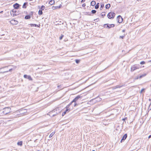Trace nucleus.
I'll return each instance as SVG.
<instances>
[{
	"mask_svg": "<svg viewBox=\"0 0 151 151\" xmlns=\"http://www.w3.org/2000/svg\"><path fill=\"white\" fill-rule=\"evenodd\" d=\"M104 4H101V7L100 8V10H101L104 7Z\"/></svg>",
	"mask_w": 151,
	"mask_h": 151,
	"instance_id": "nucleus-26",
	"label": "nucleus"
},
{
	"mask_svg": "<svg viewBox=\"0 0 151 151\" xmlns=\"http://www.w3.org/2000/svg\"><path fill=\"white\" fill-rule=\"evenodd\" d=\"M74 102H73V101L70 103L68 105H69V106H70Z\"/></svg>",
	"mask_w": 151,
	"mask_h": 151,
	"instance_id": "nucleus-35",
	"label": "nucleus"
},
{
	"mask_svg": "<svg viewBox=\"0 0 151 151\" xmlns=\"http://www.w3.org/2000/svg\"><path fill=\"white\" fill-rule=\"evenodd\" d=\"M64 36L63 35H61V36L60 37L59 39L60 40H61L63 38Z\"/></svg>",
	"mask_w": 151,
	"mask_h": 151,
	"instance_id": "nucleus-31",
	"label": "nucleus"
},
{
	"mask_svg": "<svg viewBox=\"0 0 151 151\" xmlns=\"http://www.w3.org/2000/svg\"><path fill=\"white\" fill-rule=\"evenodd\" d=\"M96 4V2L95 1H91V4L92 6H94Z\"/></svg>",
	"mask_w": 151,
	"mask_h": 151,
	"instance_id": "nucleus-14",
	"label": "nucleus"
},
{
	"mask_svg": "<svg viewBox=\"0 0 151 151\" xmlns=\"http://www.w3.org/2000/svg\"><path fill=\"white\" fill-rule=\"evenodd\" d=\"M10 14L12 16L14 17L18 15V14L17 12L16 9H13L10 12Z\"/></svg>",
	"mask_w": 151,
	"mask_h": 151,
	"instance_id": "nucleus-3",
	"label": "nucleus"
},
{
	"mask_svg": "<svg viewBox=\"0 0 151 151\" xmlns=\"http://www.w3.org/2000/svg\"><path fill=\"white\" fill-rule=\"evenodd\" d=\"M17 145H20V146H21L22 145V141H21L19 142H18L17 143Z\"/></svg>",
	"mask_w": 151,
	"mask_h": 151,
	"instance_id": "nucleus-20",
	"label": "nucleus"
},
{
	"mask_svg": "<svg viewBox=\"0 0 151 151\" xmlns=\"http://www.w3.org/2000/svg\"><path fill=\"white\" fill-rule=\"evenodd\" d=\"M126 119H127V118L126 117L124 119H123L122 120H124Z\"/></svg>",
	"mask_w": 151,
	"mask_h": 151,
	"instance_id": "nucleus-42",
	"label": "nucleus"
},
{
	"mask_svg": "<svg viewBox=\"0 0 151 151\" xmlns=\"http://www.w3.org/2000/svg\"><path fill=\"white\" fill-rule=\"evenodd\" d=\"M149 101H150L151 100V99H149Z\"/></svg>",
	"mask_w": 151,
	"mask_h": 151,
	"instance_id": "nucleus-49",
	"label": "nucleus"
},
{
	"mask_svg": "<svg viewBox=\"0 0 151 151\" xmlns=\"http://www.w3.org/2000/svg\"><path fill=\"white\" fill-rule=\"evenodd\" d=\"M70 106L68 105L66 107V111H69L70 110V109H69V107Z\"/></svg>",
	"mask_w": 151,
	"mask_h": 151,
	"instance_id": "nucleus-17",
	"label": "nucleus"
},
{
	"mask_svg": "<svg viewBox=\"0 0 151 151\" xmlns=\"http://www.w3.org/2000/svg\"><path fill=\"white\" fill-rule=\"evenodd\" d=\"M146 75V74H142V75H141L139 77V78H141L142 77L145 76Z\"/></svg>",
	"mask_w": 151,
	"mask_h": 151,
	"instance_id": "nucleus-25",
	"label": "nucleus"
},
{
	"mask_svg": "<svg viewBox=\"0 0 151 151\" xmlns=\"http://www.w3.org/2000/svg\"><path fill=\"white\" fill-rule=\"evenodd\" d=\"M59 87V86H58V87Z\"/></svg>",
	"mask_w": 151,
	"mask_h": 151,
	"instance_id": "nucleus-55",
	"label": "nucleus"
},
{
	"mask_svg": "<svg viewBox=\"0 0 151 151\" xmlns=\"http://www.w3.org/2000/svg\"><path fill=\"white\" fill-rule=\"evenodd\" d=\"M85 1V0H82L81 1V2L82 3H83Z\"/></svg>",
	"mask_w": 151,
	"mask_h": 151,
	"instance_id": "nucleus-40",
	"label": "nucleus"
},
{
	"mask_svg": "<svg viewBox=\"0 0 151 151\" xmlns=\"http://www.w3.org/2000/svg\"><path fill=\"white\" fill-rule=\"evenodd\" d=\"M101 16H102L103 17L105 16V12H102L101 14Z\"/></svg>",
	"mask_w": 151,
	"mask_h": 151,
	"instance_id": "nucleus-24",
	"label": "nucleus"
},
{
	"mask_svg": "<svg viewBox=\"0 0 151 151\" xmlns=\"http://www.w3.org/2000/svg\"><path fill=\"white\" fill-rule=\"evenodd\" d=\"M37 140H35L34 141V142H36V141Z\"/></svg>",
	"mask_w": 151,
	"mask_h": 151,
	"instance_id": "nucleus-51",
	"label": "nucleus"
},
{
	"mask_svg": "<svg viewBox=\"0 0 151 151\" xmlns=\"http://www.w3.org/2000/svg\"><path fill=\"white\" fill-rule=\"evenodd\" d=\"M45 8V6H44L42 5L41 6V9L42 10H44Z\"/></svg>",
	"mask_w": 151,
	"mask_h": 151,
	"instance_id": "nucleus-29",
	"label": "nucleus"
},
{
	"mask_svg": "<svg viewBox=\"0 0 151 151\" xmlns=\"http://www.w3.org/2000/svg\"><path fill=\"white\" fill-rule=\"evenodd\" d=\"M151 137V135H150L148 137V138L149 139Z\"/></svg>",
	"mask_w": 151,
	"mask_h": 151,
	"instance_id": "nucleus-43",
	"label": "nucleus"
},
{
	"mask_svg": "<svg viewBox=\"0 0 151 151\" xmlns=\"http://www.w3.org/2000/svg\"><path fill=\"white\" fill-rule=\"evenodd\" d=\"M88 14V15H91V14Z\"/></svg>",
	"mask_w": 151,
	"mask_h": 151,
	"instance_id": "nucleus-50",
	"label": "nucleus"
},
{
	"mask_svg": "<svg viewBox=\"0 0 151 151\" xmlns=\"http://www.w3.org/2000/svg\"><path fill=\"white\" fill-rule=\"evenodd\" d=\"M110 4H107L105 6L106 8V9H108L110 8Z\"/></svg>",
	"mask_w": 151,
	"mask_h": 151,
	"instance_id": "nucleus-19",
	"label": "nucleus"
},
{
	"mask_svg": "<svg viewBox=\"0 0 151 151\" xmlns=\"http://www.w3.org/2000/svg\"><path fill=\"white\" fill-rule=\"evenodd\" d=\"M24 110L25 111H26V109H24Z\"/></svg>",
	"mask_w": 151,
	"mask_h": 151,
	"instance_id": "nucleus-52",
	"label": "nucleus"
},
{
	"mask_svg": "<svg viewBox=\"0 0 151 151\" xmlns=\"http://www.w3.org/2000/svg\"><path fill=\"white\" fill-rule=\"evenodd\" d=\"M55 2V1L54 0H51L49 2V4L50 5H52Z\"/></svg>",
	"mask_w": 151,
	"mask_h": 151,
	"instance_id": "nucleus-15",
	"label": "nucleus"
},
{
	"mask_svg": "<svg viewBox=\"0 0 151 151\" xmlns=\"http://www.w3.org/2000/svg\"><path fill=\"white\" fill-rule=\"evenodd\" d=\"M144 90V89H142L141 91V92H142V91H143Z\"/></svg>",
	"mask_w": 151,
	"mask_h": 151,
	"instance_id": "nucleus-46",
	"label": "nucleus"
},
{
	"mask_svg": "<svg viewBox=\"0 0 151 151\" xmlns=\"http://www.w3.org/2000/svg\"><path fill=\"white\" fill-rule=\"evenodd\" d=\"M139 67L136 65H134L132 66L131 69V71H133L135 70L138 69Z\"/></svg>",
	"mask_w": 151,
	"mask_h": 151,
	"instance_id": "nucleus-7",
	"label": "nucleus"
},
{
	"mask_svg": "<svg viewBox=\"0 0 151 151\" xmlns=\"http://www.w3.org/2000/svg\"><path fill=\"white\" fill-rule=\"evenodd\" d=\"M99 3H98L95 6V8L96 9H98L99 8Z\"/></svg>",
	"mask_w": 151,
	"mask_h": 151,
	"instance_id": "nucleus-23",
	"label": "nucleus"
},
{
	"mask_svg": "<svg viewBox=\"0 0 151 151\" xmlns=\"http://www.w3.org/2000/svg\"><path fill=\"white\" fill-rule=\"evenodd\" d=\"M29 25H30V26L31 27H34V26H35L36 27H39V26H38L37 25L35 24H29Z\"/></svg>",
	"mask_w": 151,
	"mask_h": 151,
	"instance_id": "nucleus-18",
	"label": "nucleus"
},
{
	"mask_svg": "<svg viewBox=\"0 0 151 151\" xmlns=\"http://www.w3.org/2000/svg\"><path fill=\"white\" fill-rule=\"evenodd\" d=\"M149 62H151V60L149 61Z\"/></svg>",
	"mask_w": 151,
	"mask_h": 151,
	"instance_id": "nucleus-53",
	"label": "nucleus"
},
{
	"mask_svg": "<svg viewBox=\"0 0 151 151\" xmlns=\"http://www.w3.org/2000/svg\"><path fill=\"white\" fill-rule=\"evenodd\" d=\"M145 63V62L144 61H142L140 63V64H141V65L144 64Z\"/></svg>",
	"mask_w": 151,
	"mask_h": 151,
	"instance_id": "nucleus-32",
	"label": "nucleus"
},
{
	"mask_svg": "<svg viewBox=\"0 0 151 151\" xmlns=\"http://www.w3.org/2000/svg\"><path fill=\"white\" fill-rule=\"evenodd\" d=\"M24 77L25 78L28 79L29 80H32V79L30 76H27L26 75H24Z\"/></svg>",
	"mask_w": 151,
	"mask_h": 151,
	"instance_id": "nucleus-8",
	"label": "nucleus"
},
{
	"mask_svg": "<svg viewBox=\"0 0 151 151\" xmlns=\"http://www.w3.org/2000/svg\"><path fill=\"white\" fill-rule=\"evenodd\" d=\"M124 86V85H117L116 86H114L113 87V89H116V88H120L123 86Z\"/></svg>",
	"mask_w": 151,
	"mask_h": 151,
	"instance_id": "nucleus-11",
	"label": "nucleus"
},
{
	"mask_svg": "<svg viewBox=\"0 0 151 151\" xmlns=\"http://www.w3.org/2000/svg\"><path fill=\"white\" fill-rule=\"evenodd\" d=\"M73 103H74V104L73 105L74 106H76V105H78V104H77L76 102H74Z\"/></svg>",
	"mask_w": 151,
	"mask_h": 151,
	"instance_id": "nucleus-33",
	"label": "nucleus"
},
{
	"mask_svg": "<svg viewBox=\"0 0 151 151\" xmlns=\"http://www.w3.org/2000/svg\"><path fill=\"white\" fill-rule=\"evenodd\" d=\"M32 0H29L30 1H32Z\"/></svg>",
	"mask_w": 151,
	"mask_h": 151,
	"instance_id": "nucleus-56",
	"label": "nucleus"
},
{
	"mask_svg": "<svg viewBox=\"0 0 151 151\" xmlns=\"http://www.w3.org/2000/svg\"><path fill=\"white\" fill-rule=\"evenodd\" d=\"M86 6V4H83L82 5V6L83 7H84Z\"/></svg>",
	"mask_w": 151,
	"mask_h": 151,
	"instance_id": "nucleus-38",
	"label": "nucleus"
},
{
	"mask_svg": "<svg viewBox=\"0 0 151 151\" xmlns=\"http://www.w3.org/2000/svg\"><path fill=\"white\" fill-rule=\"evenodd\" d=\"M125 31V29H123L122 30V32H124Z\"/></svg>",
	"mask_w": 151,
	"mask_h": 151,
	"instance_id": "nucleus-44",
	"label": "nucleus"
},
{
	"mask_svg": "<svg viewBox=\"0 0 151 151\" xmlns=\"http://www.w3.org/2000/svg\"><path fill=\"white\" fill-rule=\"evenodd\" d=\"M66 112L67 111H65L63 112L62 113V116H63L66 114Z\"/></svg>",
	"mask_w": 151,
	"mask_h": 151,
	"instance_id": "nucleus-34",
	"label": "nucleus"
},
{
	"mask_svg": "<svg viewBox=\"0 0 151 151\" xmlns=\"http://www.w3.org/2000/svg\"><path fill=\"white\" fill-rule=\"evenodd\" d=\"M61 6V5H60L59 6H57V8H60V7Z\"/></svg>",
	"mask_w": 151,
	"mask_h": 151,
	"instance_id": "nucleus-41",
	"label": "nucleus"
},
{
	"mask_svg": "<svg viewBox=\"0 0 151 151\" xmlns=\"http://www.w3.org/2000/svg\"><path fill=\"white\" fill-rule=\"evenodd\" d=\"M92 151H95V150H93Z\"/></svg>",
	"mask_w": 151,
	"mask_h": 151,
	"instance_id": "nucleus-54",
	"label": "nucleus"
},
{
	"mask_svg": "<svg viewBox=\"0 0 151 151\" xmlns=\"http://www.w3.org/2000/svg\"><path fill=\"white\" fill-rule=\"evenodd\" d=\"M20 5L18 3H16L14 4L13 7L15 9H18Z\"/></svg>",
	"mask_w": 151,
	"mask_h": 151,
	"instance_id": "nucleus-9",
	"label": "nucleus"
},
{
	"mask_svg": "<svg viewBox=\"0 0 151 151\" xmlns=\"http://www.w3.org/2000/svg\"><path fill=\"white\" fill-rule=\"evenodd\" d=\"M12 70V69L11 68V69H9V71H6V72H8V71H11Z\"/></svg>",
	"mask_w": 151,
	"mask_h": 151,
	"instance_id": "nucleus-37",
	"label": "nucleus"
},
{
	"mask_svg": "<svg viewBox=\"0 0 151 151\" xmlns=\"http://www.w3.org/2000/svg\"><path fill=\"white\" fill-rule=\"evenodd\" d=\"M59 109L58 108H56L55 109H54L53 111L55 112V111H57Z\"/></svg>",
	"mask_w": 151,
	"mask_h": 151,
	"instance_id": "nucleus-36",
	"label": "nucleus"
},
{
	"mask_svg": "<svg viewBox=\"0 0 151 151\" xmlns=\"http://www.w3.org/2000/svg\"><path fill=\"white\" fill-rule=\"evenodd\" d=\"M117 22L119 23H121L123 21V19L120 15H119L117 16Z\"/></svg>",
	"mask_w": 151,
	"mask_h": 151,
	"instance_id": "nucleus-5",
	"label": "nucleus"
},
{
	"mask_svg": "<svg viewBox=\"0 0 151 151\" xmlns=\"http://www.w3.org/2000/svg\"><path fill=\"white\" fill-rule=\"evenodd\" d=\"M32 14H33L32 12H31V13H30V14H32Z\"/></svg>",
	"mask_w": 151,
	"mask_h": 151,
	"instance_id": "nucleus-45",
	"label": "nucleus"
},
{
	"mask_svg": "<svg viewBox=\"0 0 151 151\" xmlns=\"http://www.w3.org/2000/svg\"><path fill=\"white\" fill-rule=\"evenodd\" d=\"M10 23L12 24H17V22L15 20H12L10 21Z\"/></svg>",
	"mask_w": 151,
	"mask_h": 151,
	"instance_id": "nucleus-12",
	"label": "nucleus"
},
{
	"mask_svg": "<svg viewBox=\"0 0 151 151\" xmlns=\"http://www.w3.org/2000/svg\"><path fill=\"white\" fill-rule=\"evenodd\" d=\"M27 5V2L24 3L23 6H22V8H26Z\"/></svg>",
	"mask_w": 151,
	"mask_h": 151,
	"instance_id": "nucleus-13",
	"label": "nucleus"
},
{
	"mask_svg": "<svg viewBox=\"0 0 151 151\" xmlns=\"http://www.w3.org/2000/svg\"><path fill=\"white\" fill-rule=\"evenodd\" d=\"M75 61L76 63L78 64L79 63L80 60H79L76 59L75 60Z\"/></svg>",
	"mask_w": 151,
	"mask_h": 151,
	"instance_id": "nucleus-28",
	"label": "nucleus"
},
{
	"mask_svg": "<svg viewBox=\"0 0 151 151\" xmlns=\"http://www.w3.org/2000/svg\"><path fill=\"white\" fill-rule=\"evenodd\" d=\"M96 12V11L95 10H93L91 11V12L92 14H94Z\"/></svg>",
	"mask_w": 151,
	"mask_h": 151,
	"instance_id": "nucleus-27",
	"label": "nucleus"
},
{
	"mask_svg": "<svg viewBox=\"0 0 151 151\" xmlns=\"http://www.w3.org/2000/svg\"><path fill=\"white\" fill-rule=\"evenodd\" d=\"M115 26V25L114 24H105L104 25L103 27L104 28H108L109 29L111 27H113Z\"/></svg>",
	"mask_w": 151,
	"mask_h": 151,
	"instance_id": "nucleus-2",
	"label": "nucleus"
},
{
	"mask_svg": "<svg viewBox=\"0 0 151 151\" xmlns=\"http://www.w3.org/2000/svg\"><path fill=\"white\" fill-rule=\"evenodd\" d=\"M57 8V6L56 7H55V6H53L52 7V9H55V8Z\"/></svg>",
	"mask_w": 151,
	"mask_h": 151,
	"instance_id": "nucleus-39",
	"label": "nucleus"
},
{
	"mask_svg": "<svg viewBox=\"0 0 151 151\" xmlns=\"http://www.w3.org/2000/svg\"><path fill=\"white\" fill-rule=\"evenodd\" d=\"M39 151V150H38V151Z\"/></svg>",
	"mask_w": 151,
	"mask_h": 151,
	"instance_id": "nucleus-57",
	"label": "nucleus"
},
{
	"mask_svg": "<svg viewBox=\"0 0 151 151\" xmlns=\"http://www.w3.org/2000/svg\"><path fill=\"white\" fill-rule=\"evenodd\" d=\"M11 109L9 107L5 108L4 109L3 112L5 114H7L10 112Z\"/></svg>",
	"mask_w": 151,
	"mask_h": 151,
	"instance_id": "nucleus-4",
	"label": "nucleus"
},
{
	"mask_svg": "<svg viewBox=\"0 0 151 151\" xmlns=\"http://www.w3.org/2000/svg\"><path fill=\"white\" fill-rule=\"evenodd\" d=\"M127 134H125L123 136L122 139L121 140V142H122L123 141H124L127 138Z\"/></svg>",
	"mask_w": 151,
	"mask_h": 151,
	"instance_id": "nucleus-10",
	"label": "nucleus"
},
{
	"mask_svg": "<svg viewBox=\"0 0 151 151\" xmlns=\"http://www.w3.org/2000/svg\"><path fill=\"white\" fill-rule=\"evenodd\" d=\"M115 16V14L113 12H110L107 15L108 17L110 19H113L114 18Z\"/></svg>",
	"mask_w": 151,
	"mask_h": 151,
	"instance_id": "nucleus-1",
	"label": "nucleus"
},
{
	"mask_svg": "<svg viewBox=\"0 0 151 151\" xmlns=\"http://www.w3.org/2000/svg\"><path fill=\"white\" fill-rule=\"evenodd\" d=\"M125 36V35L124 34V35L120 36L119 37V38L123 39L124 37Z\"/></svg>",
	"mask_w": 151,
	"mask_h": 151,
	"instance_id": "nucleus-30",
	"label": "nucleus"
},
{
	"mask_svg": "<svg viewBox=\"0 0 151 151\" xmlns=\"http://www.w3.org/2000/svg\"><path fill=\"white\" fill-rule=\"evenodd\" d=\"M141 0H137V1H141Z\"/></svg>",
	"mask_w": 151,
	"mask_h": 151,
	"instance_id": "nucleus-48",
	"label": "nucleus"
},
{
	"mask_svg": "<svg viewBox=\"0 0 151 151\" xmlns=\"http://www.w3.org/2000/svg\"><path fill=\"white\" fill-rule=\"evenodd\" d=\"M55 132H52L50 135L49 136V137L51 138V137L55 134Z\"/></svg>",
	"mask_w": 151,
	"mask_h": 151,
	"instance_id": "nucleus-22",
	"label": "nucleus"
},
{
	"mask_svg": "<svg viewBox=\"0 0 151 151\" xmlns=\"http://www.w3.org/2000/svg\"><path fill=\"white\" fill-rule=\"evenodd\" d=\"M3 12V11H1V12H0V13H2Z\"/></svg>",
	"mask_w": 151,
	"mask_h": 151,
	"instance_id": "nucleus-47",
	"label": "nucleus"
},
{
	"mask_svg": "<svg viewBox=\"0 0 151 151\" xmlns=\"http://www.w3.org/2000/svg\"><path fill=\"white\" fill-rule=\"evenodd\" d=\"M30 18L31 17L30 15H27L25 16L24 18L27 19H30Z\"/></svg>",
	"mask_w": 151,
	"mask_h": 151,
	"instance_id": "nucleus-16",
	"label": "nucleus"
},
{
	"mask_svg": "<svg viewBox=\"0 0 151 151\" xmlns=\"http://www.w3.org/2000/svg\"><path fill=\"white\" fill-rule=\"evenodd\" d=\"M38 14L39 15H41L42 14V10L40 9L38 11Z\"/></svg>",
	"mask_w": 151,
	"mask_h": 151,
	"instance_id": "nucleus-21",
	"label": "nucleus"
},
{
	"mask_svg": "<svg viewBox=\"0 0 151 151\" xmlns=\"http://www.w3.org/2000/svg\"><path fill=\"white\" fill-rule=\"evenodd\" d=\"M81 97L80 95H78L76 96L73 100V102H76L78 100H81Z\"/></svg>",
	"mask_w": 151,
	"mask_h": 151,
	"instance_id": "nucleus-6",
	"label": "nucleus"
}]
</instances>
